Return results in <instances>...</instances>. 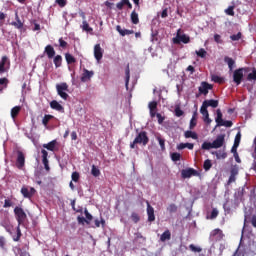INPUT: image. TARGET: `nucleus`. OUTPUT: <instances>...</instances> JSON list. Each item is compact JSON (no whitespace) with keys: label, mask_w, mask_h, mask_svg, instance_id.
<instances>
[{"label":"nucleus","mask_w":256,"mask_h":256,"mask_svg":"<svg viewBox=\"0 0 256 256\" xmlns=\"http://www.w3.org/2000/svg\"><path fill=\"white\" fill-rule=\"evenodd\" d=\"M137 144L142 146H147L149 144V136H147V132L141 131L137 134L134 141L130 143V148L135 149L137 148Z\"/></svg>","instance_id":"1"},{"label":"nucleus","mask_w":256,"mask_h":256,"mask_svg":"<svg viewBox=\"0 0 256 256\" xmlns=\"http://www.w3.org/2000/svg\"><path fill=\"white\" fill-rule=\"evenodd\" d=\"M250 71V68L244 67V68H239L233 72V82L239 86L244 78V73H248Z\"/></svg>","instance_id":"2"},{"label":"nucleus","mask_w":256,"mask_h":256,"mask_svg":"<svg viewBox=\"0 0 256 256\" xmlns=\"http://www.w3.org/2000/svg\"><path fill=\"white\" fill-rule=\"evenodd\" d=\"M56 91L57 94L62 98L63 100L67 101L70 96L68 94L69 90V85L67 83H61L56 85Z\"/></svg>","instance_id":"3"},{"label":"nucleus","mask_w":256,"mask_h":256,"mask_svg":"<svg viewBox=\"0 0 256 256\" xmlns=\"http://www.w3.org/2000/svg\"><path fill=\"white\" fill-rule=\"evenodd\" d=\"M14 214H15L16 220L18 222V225H20V226L24 225L27 220V214L24 211V209L20 208V207H15Z\"/></svg>","instance_id":"4"},{"label":"nucleus","mask_w":256,"mask_h":256,"mask_svg":"<svg viewBox=\"0 0 256 256\" xmlns=\"http://www.w3.org/2000/svg\"><path fill=\"white\" fill-rule=\"evenodd\" d=\"M216 114H217V117H216V119H215V121H216V123H217L216 127L225 126V127H227V128H230V127L233 125V123H232L231 121H224V120L222 119L223 115H222V112H221L220 109H218V110L216 111Z\"/></svg>","instance_id":"5"},{"label":"nucleus","mask_w":256,"mask_h":256,"mask_svg":"<svg viewBox=\"0 0 256 256\" xmlns=\"http://www.w3.org/2000/svg\"><path fill=\"white\" fill-rule=\"evenodd\" d=\"M11 67V61L7 56H3L0 61V74L8 72Z\"/></svg>","instance_id":"6"},{"label":"nucleus","mask_w":256,"mask_h":256,"mask_svg":"<svg viewBox=\"0 0 256 256\" xmlns=\"http://www.w3.org/2000/svg\"><path fill=\"white\" fill-rule=\"evenodd\" d=\"M26 164V156L24 152L22 151H17V159H16V167L18 169H23Z\"/></svg>","instance_id":"7"},{"label":"nucleus","mask_w":256,"mask_h":256,"mask_svg":"<svg viewBox=\"0 0 256 256\" xmlns=\"http://www.w3.org/2000/svg\"><path fill=\"white\" fill-rule=\"evenodd\" d=\"M180 29L177 31V36L176 38H173V43L174 44H180V42L184 43V44H188L190 42V38L188 36L184 35H180Z\"/></svg>","instance_id":"8"},{"label":"nucleus","mask_w":256,"mask_h":256,"mask_svg":"<svg viewBox=\"0 0 256 256\" xmlns=\"http://www.w3.org/2000/svg\"><path fill=\"white\" fill-rule=\"evenodd\" d=\"M41 154H42V163L44 165V168L47 172H50L51 171V168H50V165H49V159H48V156H49V153L47 150L45 149H42L41 150Z\"/></svg>","instance_id":"9"},{"label":"nucleus","mask_w":256,"mask_h":256,"mask_svg":"<svg viewBox=\"0 0 256 256\" xmlns=\"http://www.w3.org/2000/svg\"><path fill=\"white\" fill-rule=\"evenodd\" d=\"M213 86L208 84L207 82H202L200 87L198 88L199 94L206 96L209 93V90H212Z\"/></svg>","instance_id":"10"},{"label":"nucleus","mask_w":256,"mask_h":256,"mask_svg":"<svg viewBox=\"0 0 256 256\" xmlns=\"http://www.w3.org/2000/svg\"><path fill=\"white\" fill-rule=\"evenodd\" d=\"M21 194L23 195V197L31 199L36 194V189L30 188L29 190L27 187H22Z\"/></svg>","instance_id":"11"},{"label":"nucleus","mask_w":256,"mask_h":256,"mask_svg":"<svg viewBox=\"0 0 256 256\" xmlns=\"http://www.w3.org/2000/svg\"><path fill=\"white\" fill-rule=\"evenodd\" d=\"M197 175H198V172L196 170H194L193 168L183 169L181 171V176L184 179L190 178L192 176H197Z\"/></svg>","instance_id":"12"},{"label":"nucleus","mask_w":256,"mask_h":256,"mask_svg":"<svg viewBox=\"0 0 256 256\" xmlns=\"http://www.w3.org/2000/svg\"><path fill=\"white\" fill-rule=\"evenodd\" d=\"M224 142H225V135H218L216 140L212 142L213 148L214 149L221 148Z\"/></svg>","instance_id":"13"},{"label":"nucleus","mask_w":256,"mask_h":256,"mask_svg":"<svg viewBox=\"0 0 256 256\" xmlns=\"http://www.w3.org/2000/svg\"><path fill=\"white\" fill-rule=\"evenodd\" d=\"M93 75H95V72L89 71L88 69H83V74L81 76V82L85 83L91 80L93 78Z\"/></svg>","instance_id":"14"},{"label":"nucleus","mask_w":256,"mask_h":256,"mask_svg":"<svg viewBox=\"0 0 256 256\" xmlns=\"http://www.w3.org/2000/svg\"><path fill=\"white\" fill-rule=\"evenodd\" d=\"M94 57L97 61H101L103 59V50L99 44L94 47Z\"/></svg>","instance_id":"15"},{"label":"nucleus","mask_w":256,"mask_h":256,"mask_svg":"<svg viewBox=\"0 0 256 256\" xmlns=\"http://www.w3.org/2000/svg\"><path fill=\"white\" fill-rule=\"evenodd\" d=\"M50 108L61 113H65V108L56 100L50 102Z\"/></svg>","instance_id":"16"},{"label":"nucleus","mask_w":256,"mask_h":256,"mask_svg":"<svg viewBox=\"0 0 256 256\" xmlns=\"http://www.w3.org/2000/svg\"><path fill=\"white\" fill-rule=\"evenodd\" d=\"M147 215H148V221L153 222L155 221V209L147 202Z\"/></svg>","instance_id":"17"},{"label":"nucleus","mask_w":256,"mask_h":256,"mask_svg":"<svg viewBox=\"0 0 256 256\" xmlns=\"http://www.w3.org/2000/svg\"><path fill=\"white\" fill-rule=\"evenodd\" d=\"M15 20H16V22H11V25L14 26L18 30L23 29L24 23L20 19L18 12H16V14H15Z\"/></svg>","instance_id":"18"},{"label":"nucleus","mask_w":256,"mask_h":256,"mask_svg":"<svg viewBox=\"0 0 256 256\" xmlns=\"http://www.w3.org/2000/svg\"><path fill=\"white\" fill-rule=\"evenodd\" d=\"M44 53L47 55L48 59H53L56 56V51L51 45L45 47Z\"/></svg>","instance_id":"19"},{"label":"nucleus","mask_w":256,"mask_h":256,"mask_svg":"<svg viewBox=\"0 0 256 256\" xmlns=\"http://www.w3.org/2000/svg\"><path fill=\"white\" fill-rule=\"evenodd\" d=\"M148 108L150 110V116L155 118L157 114V101H152L149 103Z\"/></svg>","instance_id":"20"},{"label":"nucleus","mask_w":256,"mask_h":256,"mask_svg":"<svg viewBox=\"0 0 256 256\" xmlns=\"http://www.w3.org/2000/svg\"><path fill=\"white\" fill-rule=\"evenodd\" d=\"M238 175V169L237 168H232L230 171V177L227 182V185H230L231 183H234L236 181V176Z\"/></svg>","instance_id":"21"},{"label":"nucleus","mask_w":256,"mask_h":256,"mask_svg":"<svg viewBox=\"0 0 256 256\" xmlns=\"http://www.w3.org/2000/svg\"><path fill=\"white\" fill-rule=\"evenodd\" d=\"M57 144H58L57 140H52L48 144H43V148L47 149L48 151L54 152L56 150Z\"/></svg>","instance_id":"22"},{"label":"nucleus","mask_w":256,"mask_h":256,"mask_svg":"<svg viewBox=\"0 0 256 256\" xmlns=\"http://www.w3.org/2000/svg\"><path fill=\"white\" fill-rule=\"evenodd\" d=\"M116 30H117V32H118L122 37H125V36H127V35H133V34L135 33L134 30H127V29L122 30V29H121V26H117V27H116Z\"/></svg>","instance_id":"23"},{"label":"nucleus","mask_w":256,"mask_h":256,"mask_svg":"<svg viewBox=\"0 0 256 256\" xmlns=\"http://www.w3.org/2000/svg\"><path fill=\"white\" fill-rule=\"evenodd\" d=\"M203 105H205L207 108L212 107V108H217L219 105V102L217 100H205L203 102Z\"/></svg>","instance_id":"24"},{"label":"nucleus","mask_w":256,"mask_h":256,"mask_svg":"<svg viewBox=\"0 0 256 256\" xmlns=\"http://www.w3.org/2000/svg\"><path fill=\"white\" fill-rule=\"evenodd\" d=\"M22 110L21 106H15L14 108L11 109V117L13 119H16L18 117V115L20 114Z\"/></svg>","instance_id":"25"},{"label":"nucleus","mask_w":256,"mask_h":256,"mask_svg":"<svg viewBox=\"0 0 256 256\" xmlns=\"http://www.w3.org/2000/svg\"><path fill=\"white\" fill-rule=\"evenodd\" d=\"M65 60L68 65H72L77 62V59L70 53L65 54Z\"/></svg>","instance_id":"26"},{"label":"nucleus","mask_w":256,"mask_h":256,"mask_svg":"<svg viewBox=\"0 0 256 256\" xmlns=\"http://www.w3.org/2000/svg\"><path fill=\"white\" fill-rule=\"evenodd\" d=\"M130 19H131L132 24H134V25L139 24V14H137V12H135V10H133V12H131Z\"/></svg>","instance_id":"27"},{"label":"nucleus","mask_w":256,"mask_h":256,"mask_svg":"<svg viewBox=\"0 0 256 256\" xmlns=\"http://www.w3.org/2000/svg\"><path fill=\"white\" fill-rule=\"evenodd\" d=\"M185 148H188L189 150H193L194 144L192 143H180L177 145V150H183Z\"/></svg>","instance_id":"28"},{"label":"nucleus","mask_w":256,"mask_h":256,"mask_svg":"<svg viewBox=\"0 0 256 256\" xmlns=\"http://www.w3.org/2000/svg\"><path fill=\"white\" fill-rule=\"evenodd\" d=\"M53 62L56 68H60L62 66L63 57L61 55H57L54 57Z\"/></svg>","instance_id":"29"},{"label":"nucleus","mask_w":256,"mask_h":256,"mask_svg":"<svg viewBox=\"0 0 256 256\" xmlns=\"http://www.w3.org/2000/svg\"><path fill=\"white\" fill-rule=\"evenodd\" d=\"M16 236H13V241L15 242H19L21 240L22 237V230H21V225H18L16 228Z\"/></svg>","instance_id":"30"},{"label":"nucleus","mask_w":256,"mask_h":256,"mask_svg":"<svg viewBox=\"0 0 256 256\" xmlns=\"http://www.w3.org/2000/svg\"><path fill=\"white\" fill-rule=\"evenodd\" d=\"M211 237H216V239H222L223 232L220 229H215L211 232Z\"/></svg>","instance_id":"31"},{"label":"nucleus","mask_w":256,"mask_h":256,"mask_svg":"<svg viewBox=\"0 0 256 256\" xmlns=\"http://www.w3.org/2000/svg\"><path fill=\"white\" fill-rule=\"evenodd\" d=\"M156 140L159 142L162 151H165V139L161 137V134L156 135Z\"/></svg>","instance_id":"32"},{"label":"nucleus","mask_w":256,"mask_h":256,"mask_svg":"<svg viewBox=\"0 0 256 256\" xmlns=\"http://www.w3.org/2000/svg\"><path fill=\"white\" fill-rule=\"evenodd\" d=\"M171 239V233L169 230H166L161 236H160V241L165 242L167 240Z\"/></svg>","instance_id":"33"},{"label":"nucleus","mask_w":256,"mask_h":256,"mask_svg":"<svg viewBox=\"0 0 256 256\" xmlns=\"http://www.w3.org/2000/svg\"><path fill=\"white\" fill-rule=\"evenodd\" d=\"M82 30L86 31L88 33L93 32V28L89 27V22H87V20H83V22H82Z\"/></svg>","instance_id":"34"},{"label":"nucleus","mask_w":256,"mask_h":256,"mask_svg":"<svg viewBox=\"0 0 256 256\" xmlns=\"http://www.w3.org/2000/svg\"><path fill=\"white\" fill-rule=\"evenodd\" d=\"M184 137H185L186 139H188V138H192V139H194V140H197V139H198V135H197L195 132H192V131H186V132L184 133Z\"/></svg>","instance_id":"35"},{"label":"nucleus","mask_w":256,"mask_h":256,"mask_svg":"<svg viewBox=\"0 0 256 256\" xmlns=\"http://www.w3.org/2000/svg\"><path fill=\"white\" fill-rule=\"evenodd\" d=\"M55 117L53 115H45L42 119V124L47 127L50 120L54 119Z\"/></svg>","instance_id":"36"},{"label":"nucleus","mask_w":256,"mask_h":256,"mask_svg":"<svg viewBox=\"0 0 256 256\" xmlns=\"http://www.w3.org/2000/svg\"><path fill=\"white\" fill-rule=\"evenodd\" d=\"M225 63H227L229 70L232 71L233 70V66L235 64V61L229 57H225L224 58Z\"/></svg>","instance_id":"37"},{"label":"nucleus","mask_w":256,"mask_h":256,"mask_svg":"<svg viewBox=\"0 0 256 256\" xmlns=\"http://www.w3.org/2000/svg\"><path fill=\"white\" fill-rule=\"evenodd\" d=\"M91 174L94 177H99L101 175V171L95 165H92Z\"/></svg>","instance_id":"38"},{"label":"nucleus","mask_w":256,"mask_h":256,"mask_svg":"<svg viewBox=\"0 0 256 256\" xmlns=\"http://www.w3.org/2000/svg\"><path fill=\"white\" fill-rule=\"evenodd\" d=\"M213 148H214L213 143H210V142H204L201 146L202 150H210Z\"/></svg>","instance_id":"39"},{"label":"nucleus","mask_w":256,"mask_h":256,"mask_svg":"<svg viewBox=\"0 0 256 256\" xmlns=\"http://www.w3.org/2000/svg\"><path fill=\"white\" fill-rule=\"evenodd\" d=\"M247 80L250 82L256 81V69L255 68L252 70V73L248 74Z\"/></svg>","instance_id":"40"},{"label":"nucleus","mask_w":256,"mask_h":256,"mask_svg":"<svg viewBox=\"0 0 256 256\" xmlns=\"http://www.w3.org/2000/svg\"><path fill=\"white\" fill-rule=\"evenodd\" d=\"M7 246V239L5 236H0V249H5Z\"/></svg>","instance_id":"41"},{"label":"nucleus","mask_w":256,"mask_h":256,"mask_svg":"<svg viewBox=\"0 0 256 256\" xmlns=\"http://www.w3.org/2000/svg\"><path fill=\"white\" fill-rule=\"evenodd\" d=\"M211 80L218 84H222L224 82V79L217 75H212Z\"/></svg>","instance_id":"42"},{"label":"nucleus","mask_w":256,"mask_h":256,"mask_svg":"<svg viewBox=\"0 0 256 256\" xmlns=\"http://www.w3.org/2000/svg\"><path fill=\"white\" fill-rule=\"evenodd\" d=\"M212 167V163L209 159L204 161L203 168L205 171H209Z\"/></svg>","instance_id":"43"},{"label":"nucleus","mask_w":256,"mask_h":256,"mask_svg":"<svg viewBox=\"0 0 256 256\" xmlns=\"http://www.w3.org/2000/svg\"><path fill=\"white\" fill-rule=\"evenodd\" d=\"M207 108H208V107H206V106L203 105V104H202V106H201V108H200V113H201L204 117H206V118H208V116H209V113H208Z\"/></svg>","instance_id":"44"},{"label":"nucleus","mask_w":256,"mask_h":256,"mask_svg":"<svg viewBox=\"0 0 256 256\" xmlns=\"http://www.w3.org/2000/svg\"><path fill=\"white\" fill-rule=\"evenodd\" d=\"M131 220L134 222V223H138L140 220H141V217H139V214H137L136 212H133L131 214Z\"/></svg>","instance_id":"45"},{"label":"nucleus","mask_w":256,"mask_h":256,"mask_svg":"<svg viewBox=\"0 0 256 256\" xmlns=\"http://www.w3.org/2000/svg\"><path fill=\"white\" fill-rule=\"evenodd\" d=\"M225 13L231 17L235 15L234 12V6H229L228 8L225 9Z\"/></svg>","instance_id":"46"},{"label":"nucleus","mask_w":256,"mask_h":256,"mask_svg":"<svg viewBox=\"0 0 256 256\" xmlns=\"http://www.w3.org/2000/svg\"><path fill=\"white\" fill-rule=\"evenodd\" d=\"M125 75H126L125 83H126V87H127V86H129V79L131 78L129 65L127 66V68L125 70Z\"/></svg>","instance_id":"47"},{"label":"nucleus","mask_w":256,"mask_h":256,"mask_svg":"<svg viewBox=\"0 0 256 256\" xmlns=\"http://www.w3.org/2000/svg\"><path fill=\"white\" fill-rule=\"evenodd\" d=\"M196 53V55L198 56V57H200V58H205L206 57V55H207V52L202 48V49H200L199 51H196L195 52Z\"/></svg>","instance_id":"48"},{"label":"nucleus","mask_w":256,"mask_h":256,"mask_svg":"<svg viewBox=\"0 0 256 256\" xmlns=\"http://www.w3.org/2000/svg\"><path fill=\"white\" fill-rule=\"evenodd\" d=\"M189 249L192 251V252H195V253H200L202 251V249L200 247H197L195 246L194 244H190L189 245Z\"/></svg>","instance_id":"49"},{"label":"nucleus","mask_w":256,"mask_h":256,"mask_svg":"<svg viewBox=\"0 0 256 256\" xmlns=\"http://www.w3.org/2000/svg\"><path fill=\"white\" fill-rule=\"evenodd\" d=\"M218 214H219L218 210L216 208H214L211 212V215L207 218L213 220V219L217 218Z\"/></svg>","instance_id":"50"},{"label":"nucleus","mask_w":256,"mask_h":256,"mask_svg":"<svg viewBox=\"0 0 256 256\" xmlns=\"http://www.w3.org/2000/svg\"><path fill=\"white\" fill-rule=\"evenodd\" d=\"M72 181L74 182H79L80 180V173L78 172H73L71 175Z\"/></svg>","instance_id":"51"},{"label":"nucleus","mask_w":256,"mask_h":256,"mask_svg":"<svg viewBox=\"0 0 256 256\" xmlns=\"http://www.w3.org/2000/svg\"><path fill=\"white\" fill-rule=\"evenodd\" d=\"M180 158H181V155H180L179 153H177V152L171 154V159H172V161H174V162L179 161Z\"/></svg>","instance_id":"52"},{"label":"nucleus","mask_w":256,"mask_h":256,"mask_svg":"<svg viewBox=\"0 0 256 256\" xmlns=\"http://www.w3.org/2000/svg\"><path fill=\"white\" fill-rule=\"evenodd\" d=\"M84 214L86 216V220H88L90 224L91 220H93V215L87 209H85Z\"/></svg>","instance_id":"53"},{"label":"nucleus","mask_w":256,"mask_h":256,"mask_svg":"<svg viewBox=\"0 0 256 256\" xmlns=\"http://www.w3.org/2000/svg\"><path fill=\"white\" fill-rule=\"evenodd\" d=\"M12 206H13V202L10 199H5L4 200L3 208H10Z\"/></svg>","instance_id":"54"},{"label":"nucleus","mask_w":256,"mask_h":256,"mask_svg":"<svg viewBox=\"0 0 256 256\" xmlns=\"http://www.w3.org/2000/svg\"><path fill=\"white\" fill-rule=\"evenodd\" d=\"M240 141H241V134L240 132H238L237 135L235 136L234 145L239 146Z\"/></svg>","instance_id":"55"},{"label":"nucleus","mask_w":256,"mask_h":256,"mask_svg":"<svg viewBox=\"0 0 256 256\" xmlns=\"http://www.w3.org/2000/svg\"><path fill=\"white\" fill-rule=\"evenodd\" d=\"M59 46L63 49H66L68 47V43L63 40V38L59 39Z\"/></svg>","instance_id":"56"},{"label":"nucleus","mask_w":256,"mask_h":256,"mask_svg":"<svg viewBox=\"0 0 256 256\" xmlns=\"http://www.w3.org/2000/svg\"><path fill=\"white\" fill-rule=\"evenodd\" d=\"M197 125V119H195V117H193L190 121V125H189V129L192 130L194 129V127Z\"/></svg>","instance_id":"57"},{"label":"nucleus","mask_w":256,"mask_h":256,"mask_svg":"<svg viewBox=\"0 0 256 256\" xmlns=\"http://www.w3.org/2000/svg\"><path fill=\"white\" fill-rule=\"evenodd\" d=\"M241 37H242V34L239 32V33L236 34V35H232V36L230 37V39H231L232 41H239V40L241 39Z\"/></svg>","instance_id":"58"},{"label":"nucleus","mask_w":256,"mask_h":256,"mask_svg":"<svg viewBox=\"0 0 256 256\" xmlns=\"http://www.w3.org/2000/svg\"><path fill=\"white\" fill-rule=\"evenodd\" d=\"M77 220H78V223H80L82 225H84L85 223L89 224V221L86 218H84V217L78 216Z\"/></svg>","instance_id":"59"},{"label":"nucleus","mask_w":256,"mask_h":256,"mask_svg":"<svg viewBox=\"0 0 256 256\" xmlns=\"http://www.w3.org/2000/svg\"><path fill=\"white\" fill-rule=\"evenodd\" d=\"M55 3L59 5V7H65L67 5L66 0H55Z\"/></svg>","instance_id":"60"},{"label":"nucleus","mask_w":256,"mask_h":256,"mask_svg":"<svg viewBox=\"0 0 256 256\" xmlns=\"http://www.w3.org/2000/svg\"><path fill=\"white\" fill-rule=\"evenodd\" d=\"M167 210L170 212V213H174L177 211V207L175 204H171L169 205V207L167 208Z\"/></svg>","instance_id":"61"},{"label":"nucleus","mask_w":256,"mask_h":256,"mask_svg":"<svg viewBox=\"0 0 256 256\" xmlns=\"http://www.w3.org/2000/svg\"><path fill=\"white\" fill-rule=\"evenodd\" d=\"M156 117L158 119V124H163V121H165V117H163L161 114L157 113Z\"/></svg>","instance_id":"62"},{"label":"nucleus","mask_w":256,"mask_h":256,"mask_svg":"<svg viewBox=\"0 0 256 256\" xmlns=\"http://www.w3.org/2000/svg\"><path fill=\"white\" fill-rule=\"evenodd\" d=\"M175 115L177 117H181L183 115V111L180 108L175 109Z\"/></svg>","instance_id":"63"},{"label":"nucleus","mask_w":256,"mask_h":256,"mask_svg":"<svg viewBox=\"0 0 256 256\" xmlns=\"http://www.w3.org/2000/svg\"><path fill=\"white\" fill-rule=\"evenodd\" d=\"M252 226L256 228V215H253L251 219Z\"/></svg>","instance_id":"64"}]
</instances>
